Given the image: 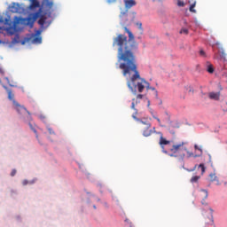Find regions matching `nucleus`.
Segmentation results:
<instances>
[{
  "label": "nucleus",
  "mask_w": 227,
  "mask_h": 227,
  "mask_svg": "<svg viewBox=\"0 0 227 227\" xmlns=\"http://www.w3.org/2000/svg\"><path fill=\"white\" fill-rule=\"evenodd\" d=\"M8 36H13V35H15V33L13 32V30H11L9 32H7Z\"/></svg>",
  "instance_id": "52"
},
{
  "label": "nucleus",
  "mask_w": 227,
  "mask_h": 227,
  "mask_svg": "<svg viewBox=\"0 0 227 227\" xmlns=\"http://www.w3.org/2000/svg\"><path fill=\"white\" fill-rule=\"evenodd\" d=\"M206 70L208 74H214V72H215V69L214 68V66L212 64H210V62L207 63Z\"/></svg>",
  "instance_id": "21"
},
{
  "label": "nucleus",
  "mask_w": 227,
  "mask_h": 227,
  "mask_svg": "<svg viewBox=\"0 0 227 227\" xmlns=\"http://www.w3.org/2000/svg\"><path fill=\"white\" fill-rule=\"evenodd\" d=\"M11 198H15L16 196H19V191L17 189H11Z\"/></svg>",
  "instance_id": "26"
},
{
  "label": "nucleus",
  "mask_w": 227,
  "mask_h": 227,
  "mask_svg": "<svg viewBox=\"0 0 227 227\" xmlns=\"http://www.w3.org/2000/svg\"><path fill=\"white\" fill-rule=\"evenodd\" d=\"M39 118H40V120H45V116H43V114H40Z\"/></svg>",
  "instance_id": "64"
},
{
  "label": "nucleus",
  "mask_w": 227,
  "mask_h": 227,
  "mask_svg": "<svg viewBox=\"0 0 227 227\" xmlns=\"http://www.w3.org/2000/svg\"><path fill=\"white\" fill-rule=\"evenodd\" d=\"M184 88L189 91V93H191V91H192V93L194 92V90H192V87L185 86Z\"/></svg>",
  "instance_id": "48"
},
{
  "label": "nucleus",
  "mask_w": 227,
  "mask_h": 227,
  "mask_svg": "<svg viewBox=\"0 0 227 227\" xmlns=\"http://www.w3.org/2000/svg\"><path fill=\"white\" fill-rule=\"evenodd\" d=\"M198 164H195L193 168H184V171H187L188 173H192L194 171H196V168H198Z\"/></svg>",
  "instance_id": "28"
},
{
  "label": "nucleus",
  "mask_w": 227,
  "mask_h": 227,
  "mask_svg": "<svg viewBox=\"0 0 227 227\" xmlns=\"http://www.w3.org/2000/svg\"><path fill=\"white\" fill-rule=\"evenodd\" d=\"M198 169H200L201 171V176L205 175L206 171H207V166H205V163H200L198 166Z\"/></svg>",
  "instance_id": "22"
},
{
  "label": "nucleus",
  "mask_w": 227,
  "mask_h": 227,
  "mask_svg": "<svg viewBox=\"0 0 227 227\" xmlns=\"http://www.w3.org/2000/svg\"><path fill=\"white\" fill-rule=\"evenodd\" d=\"M193 148L195 151L198 150L200 152V153L194 155V159H198V157H203V146L202 145L200 146V145H198V144H195L193 145Z\"/></svg>",
  "instance_id": "13"
},
{
  "label": "nucleus",
  "mask_w": 227,
  "mask_h": 227,
  "mask_svg": "<svg viewBox=\"0 0 227 227\" xmlns=\"http://www.w3.org/2000/svg\"><path fill=\"white\" fill-rule=\"evenodd\" d=\"M166 121L168 123H171L173 121H171V115H168V118L166 119Z\"/></svg>",
  "instance_id": "49"
},
{
  "label": "nucleus",
  "mask_w": 227,
  "mask_h": 227,
  "mask_svg": "<svg viewBox=\"0 0 227 227\" xmlns=\"http://www.w3.org/2000/svg\"><path fill=\"white\" fill-rule=\"evenodd\" d=\"M0 45H6V41L0 39Z\"/></svg>",
  "instance_id": "54"
},
{
  "label": "nucleus",
  "mask_w": 227,
  "mask_h": 227,
  "mask_svg": "<svg viewBox=\"0 0 227 227\" xmlns=\"http://www.w3.org/2000/svg\"><path fill=\"white\" fill-rule=\"evenodd\" d=\"M144 97H145V95H143V94H137V98L141 99V98H143Z\"/></svg>",
  "instance_id": "59"
},
{
  "label": "nucleus",
  "mask_w": 227,
  "mask_h": 227,
  "mask_svg": "<svg viewBox=\"0 0 227 227\" xmlns=\"http://www.w3.org/2000/svg\"><path fill=\"white\" fill-rule=\"evenodd\" d=\"M177 6L178 8H184V6H185V2L183 0H177Z\"/></svg>",
  "instance_id": "35"
},
{
  "label": "nucleus",
  "mask_w": 227,
  "mask_h": 227,
  "mask_svg": "<svg viewBox=\"0 0 227 227\" xmlns=\"http://www.w3.org/2000/svg\"><path fill=\"white\" fill-rule=\"evenodd\" d=\"M178 162L182 164L181 168L184 169V168H185V153L179 155Z\"/></svg>",
  "instance_id": "19"
},
{
  "label": "nucleus",
  "mask_w": 227,
  "mask_h": 227,
  "mask_svg": "<svg viewBox=\"0 0 227 227\" xmlns=\"http://www.w3.org/2000/svg\"><path fill=\"white\" fill-rule=\"evenodd\" d=\"M159 145L161 148V150H164V146H168V145H171V141L166 139L164 137H160Z\"/></svg>",
  "instance_id": "11"
},
{
  "label": "nucleus",
  "mask_w": 227,
  "mask_h": 227,
  "mask_svg": "<svg viewBox=\"0 0 227 227\" xmlns=\"http://www.w3.org/2000/svg\"><path fill=\"white\" fill-rule=\"evenodd\" d=\"M18 41L16 35H14V37L12 38V41H6V45H8L9 49H13V47H15Z\"/></svg>",
  "instance_id": "16"
},
{
  "label": "nucleus",
  "mask_w": 227,
  "mask_h": 227,
  "mask_svg": "<svg viewBox=\"0 0 227 227\" xmlns=\"http://www.w3.org/2000/svg\"><path fill=\"white\" fill-rule=\"evenodd\" d=\"M153 118L158 121V123H160V119L155 115H153Z\"/></svg>",
  "instance_id": "53"
},
{
  "label": "nucleus",
  "mask_w": 227,
  "mask_h": 227,
  "mask_svg": "<svg viewBox=\"0 0 227 227\" xmlns=\"http://www.w3.org/2000/svg\"><path fill=\"white\" fill-rule=\"evenodd\" d=\"M47 28H42V25H39V28L35 27L34 33H27L26 36H21L20 34H15L16 41L20 45H26V43H32V45H41L43 39H42V33L45 31Z\"/></svg>",
  "instance_id": "5"
},
{
  "label": "nucleus",
  "mask_w": 227,
  "mask_h": 227,
  "mask_svg": "<svg viewBox=\"0 0 227 227\" xmlns=\"http://www.w3.org/2000/svg\"><path fill=\"white\" fill-rule=\"evenodd\" d=\"M208 155V163L210 164L211 168H214V162H212V155L210 153Z\"/></svg>",
  "instance_id": "40"
},
{
  "label": "nucleus",
  "mask_w": 227,
  "mask_h": 227,
  "mask_svg": "<svg viewBox=\"0 0 227 227\" xmlns=\"http://www.w3.org/2000/svg\"><path fill=\"white\" fill-rule=\"evenodd\" d=\"M38 182V177H34L32 180H28V185H35Z\"/></svg>",
  "instance_id": "32"
},
{
  "label": "nucleus",
  "mask_w": 227,
  "mask_h": 227,
  "mask_svg": "<svg viewBox=\"0 0 227 227\" xmlns=\"http://www.w3.org/2000/svg\"><path fill=\"white\" fill-rule=\"evenodd\" d=\"M107 4H113L116 3V0H106Z\"/></svg>",
  "instance_id": "50"
},
{
  "label": "nucleus",
  "mask_w": 227,
  "mask_h": 227,
  "mask_svg": "<svg viewBox=\"0 0 227 227\" xmlns=\"http://www.w3.org/2000/svg\"><path fill=\"white\" fill-rule=\"evenodd\" d=\"M168 157H175V158L178 157V155L175 154V153H168Z\"/></svg>",
  "instance_id": "51"
},
{
  "label": "nucleus",
  "mask_w": 227,
  "mask_h": 227,
  "mask_svg": "<svg viewBox=\"0 0 227 227\" xmlns=\"http://www.w3.org/2000/svg\"><path fill=\"white\" fill-rule=\"evenodd\" d=\"M147 100V107L148 109H152V107H150V99H148V98H146Z\"/></svg>",
  "instance_id": "60"
},
{
  "label": "nucleus",
  "mask_w": 227,
  "mask_h": 227,
  "mask_svg": "<svg viewBox=\"0 0 227 227\" xmlns=\"http://www.w3.org/2000/svg\"><path fill=\"white\" fill-rule=\"evenodd\" d=\"M145 88H146V90H152V91H155L156 90L155 87L150 86V82L145 84Z\"/></svg>",
  "instance_id": "39"
},
{
  "label": "nucleus",
  "mask_w": 227,
  "mask_h": 227,
  "mask_svg": "<svg viewBox=\"0 0 227 227\" xmlns=\"http://www.w3.org/2000/svg\"><path fill=\"white\" fill-rule=\"evenodd\" d=\"M221 54L219 56V59H223V61H226V52H224V48L220 47Z\"/></svg>",
  "instance_id": "23"
},
{
  "label": "nucleus",
  "mask_w": 227,
  "mask_h": 227,
  "mask_svg": "<svg viewBox=\"0 0 227 227\" xmlns=\"http://www.w3.org/2000/svg\"><path fill=\"white\" fill-rule=\"evenodd\" d=\"M167 130L171 134L172 136H175L176 132L174 129H171V128H167Z\"/></svg>",
  "instance_id": "46"
},
{
  "label": "nucleus",
  "mask_w": 227,
  "mask_h": 227,
  "mask_svg": "<svg viewBox=\"0 0 227 227\" xmlns=\"http://www.w3.org/2000/svg\"><path fill=\"white\" fill-rule=\"evenodd\" d=\"M134 100H136V98L132 99V103L130 106V109H132L133 111H135V114H137V108H136V103H134Z\"/></svg>",
  "instance_id": "30"
},
{
  "label": "nucleus",
  "mask_w": 227,
  "mask_h": 227,
  "mask_svg": "<svg viewBox=\"0 0 227 227\" xmlns=\"http://www.w3.org/2000/svg\"><path fill=\"white\" fill-rule=\"evenodd\" d=\"M132 17L130 18V20H129V12H126L123 14V11L121 12L119 15L120 19V25L121 26H130L132 22H134L136 16L137 15V12H131Z\"/></svg>",
  "instance_id": "8"
},
{
  "label": "nucleus",
  "mask_w": 227,
  "mask_h": 227,
  "mask_svg": "<svg viewBox=\"0 0 227 227\" xmlns=\"http://www.w3.org/2000/svg\"><path fill=\"white\" fill-rule=\"evenodd\" d=\"M4 90H5L7 93V98L10 102H12L13 109L16 111L18 116L22 120H25L26 117L24 115L27 113V108L24 105H20L18 101L15 100V94H13V90L8 86L4 85Z\"/></svg>",
  "instance_id": "6"
},
{
  "label": "nucleus",
  "mask_w": 227,
  "mask_h": 227,
  "mask_svg": "<svg viewBox=\"0 0 227 227\" xmlns=\"http://www.w3.org/2000/svg\"><path fill=\"white\" fill-rule=\"evenodd\" d=\"M184 145H185L184 142H181L177 145H173L172 148L170 149V152H172L173 153H176L178 152V150H180V148H182V146H184Z\"/></svg>",
  "instance_id": "15"
},
{
  "label": "nucleus",
  "mask_w": 227,
  "mask_h": 227,
  "mask_svg": "<svg viewBox=\"0 0 227 227\" xmlns=\"http://www.w3.org/2000/svg\"><path fill=\"white\" fill-rule=\"evenodd\" d=\"M115 68L117 70H122L123 77L129 75V78H127V86L131 93L134 95H137V91L138 93H143L145 90V84L139 82H136L137 79H141V74H139V70H137V62L115 66Z\"/></svg>",
  "instance_id": "4"
},
{
  "label": "nucleus",
  "mask_w": 227,
  "mask_h": 227,
  "mask_svg": "<svg viewBox=\"0 0 227 227\" xmlns=\"http://www.w3.org/2000/svg\"><path fill=\"white\" fill-rule=\"evenodd\" d=\"M78 168L79 169H81L82 173H84V175H86L88 180H91L90 177L91 176V174L90 172H88V170L86 169V168H84V165L78 163Z\"/></svg>",
  "instance_id": "14"
},
{
  "label": "nucleus",
  "mask_w": 227,
  "mask_h": 227,
  "mask_svg": "<svg viewBox=\"0 0 227 227\" xmlns=\"http://www.w3.org/2000/svg\"><path fill=\"white\" fill-rule=\"evenodd\" d=\"M200 192H205V194H206L205 197L201 200V205H205L206 207H207L208 203H205V200H207V198H208V190L201 188Z\"/></svg>",
  "instance_id": "18"
},
{
  "label": "nucleus",
  "mask_w": 227,
  "mask_h": 227,
  "mask_svg": "<svg viewBox=\"0 0 227 227\" xmlns=\"http://www.w3.org/2000/svg\"><path fill=\"white\" fill-rule=\"evenodd\" d=\"M180 35H189V29L183 27L181 28V30L179 31Z\"/></svg>",
  "instance_id": "33"
},
{
  "label": "nucleus",
  "mask_w": 227,
  "mask_h": 227,
  "mask_svg": "<svg viewBox=\"0 0 227 227\" xmlns=\"http://www.w3.org/2000/svg\"><path fill=\"white\" fill-rule=\"evenodd\" d=\"M208 210L210 212V216L207 218L210 219L212 224H214V209L212 207H208Z\"/></svg>",
  "instance_id": "27"
},
{
  "label": "nucleus",
  "mask_w": 227,
  "mask_h": 227,
  "mask_svg": "<svg viewBox=\"0 0 227 227\" xmlns=\"http://www.w3.org/2000/svg\"><path fill=\"white\" fill-rule=\"evenodd\" d=\"M113 47H117V61L115 67L137 62L136 51L139 49V44L136 42L134 33L129 32L128 36L123 34H117L114 37Z\"/></svg>",
  "instance_id": "2"
},
{
  "label": "nucleus",
  "mask_w": 227,
  "mask_h": 227,
  "mask_svg": "<svg viewBox=\"0 0 227 227\" xmlns=\"http://www.w3.org/2000/svg\"><path fill=\"white\" fill-rule=\"evenodd\" d=\"M201 178V176H193L191 179L190 182L191 184H198L199 180Z\"/></svg>",
  "instance_id": "24"
},
{
  "label": "nucleus",
  "mask_w": 227,
  "mask_h": 227,
  "mask_svg": "<svg viewBox=\"0 0 227 227\" xmlns=\"http://www.w3.org/2000/svg\"><path fill=\"white\" fill-rule=\"evenodd\" d=\"M16 223L20 224L22 223V216L20 215H15Z\"/></svg>",
  "instance_id": "34"
},
{
  "label": "nucleus",
  "mask_w": 227,
  "mask_h": 227,
  "mask_svg": "<svg viewBox=\"0 0 227 227\" xmlns=\"http://www.w3.org/2000/svg\"><path fill=\"white\" fill-rule=\"evenodd\" d=\"M4 80L6 81L7 84L10 86V88H17V85L10 82V78L8 76H5Z\"/></svg>",
  "instance_id": "31"
},
{
  "label": "nucleus",
  "mask_w": 227,
  "mask_h": 227,
  "mask_svg": "<svg viewBox=\"0 0 227 227\" xmlns=\"http://www.w3.org/2000/svg\"><path fill=\"white\" fill-rule=\"evenodd\" d=\"M86 203H87V205H90L91 204V200L90 199V197L87 198Z\"/></svg>",
  "instance_id": "61"
},
{
  "label": "nucleus",
  "mask_w": 227,
  "mask_h": 227,
  "mask_svg": "<svg viewBox=\"0 0 227 227\" xmlns=\"http://www.w3.org/2000/svg\"><path fill=\"white\" fill-rule=\"evenodd\" d=\"M136 112L132 114V118L133 120H135V121H141V119H139L137 116H136Z\"/></svg>",
  "instance_id": "43"
},
{
  "label": "nucleus",
  "mask_w": 227,
  "mask_h": 227,
  "mask_svg": "<svg viewBox=\"0 0 227 227\" xmlns=\"http://www.w3.org/2000/svg\"><path fill=\"white\" fill-rule=\"evenodd\" d=\"M200 56H205V51L204 50H200Z\"/></svg>",
  "instance_id": "56"
},
{
  "label": "nucleus",
  "mask_w": 227,
  "mask_h": 227,
  "mask_svg": "<svg viewBox=\"0 0 227 227\" xmlns=\"http://www.w3.org/2000/svg\"><path fill=\"white\" fill-rule=\"evenodd\" d=\"M32 6V17L23 19V27H28L29 33L36 22L41 28L47 29L59 13L54 0H27Z\"/></svg>",
  "instance_id": "1"
},
{
  "label": "nucleus",
  "mask_w": 227,
  "mask_h": 227,
  "mask_svg": "<svg viewBox=\"0 0 227 227\" xmlns=\"http://www.w3.org/2000/svg\"><path fill=\"white\" fill-rule=\"evenodd\" d=\"M139 123H142L143 125H146V127H148V125H152V123L146 121H143L140 119V121H138Z\"/></svg>",
  "instance_id": "41"
},
{
  "label": "nucleus",
  "mask_w": 227,
  "mask_h": 227,
  "mask_svg": "<svg viewBox=\"0 0 227 227\" xmlns=\"http://www.w3.org/2000/svg\"><path fill=\"white\" fill-rule=\"evenodd\" d=\"M29 17H33L31 4L26 7L24 3L12 2L5 11V19H7L9 26L12 24L16 26L19 33H22L27 27H24V19H29Z\"/></svg>",
  "instance_id": "3"
},
{
  "label": "nucleus",
  "mask_w": 227,
  "mask_h": 227,
  "mask_svg": "<svg viewBox=\"0 0 227 227\" xmlns=\"http://www.w3.org/2000/svg\"><path fill=\"white\" fill-rule=\"evenodd\" d=\"M210 182H216V185H221V182H219V177L215 176V173L209 174Z\"/></svg>",
  "instance_id": "17"
},
{
  "label": "nucleus",
  "mask_w": 227,
  "mask_h": 227,
  "mask_svg": "<svg viewBox=\"0 0 227 227\" xmlns=\"http://www.w3.org/2000/svg\"><path fill=\"white\" fill-rule=\"evenodd\" d=\"M18 116L20 121H23V123H27V125L29 126V129L33 130L34 134H35L36 139H38V131L36 130V128L33 126V123H31V121H33V116H31V112H29L27 109V113H25V114L23 115V118L25 119L20 118V115H18Z\"/></svg>",
  "instance_id": "7"
},
{
  "label": "nucleus",
  "mask_w": 227,
  "mask_h": 227,
  "mask_svg": "<svg viewBox=\"0 0 227 227\" xmlns=\"http://www.w3.org/2000/svg\"><path fill=\"white\" fill-rule=\"evenodd\" d=\"M0 74H1L2 75H4V70H3V68H1V67H0Z\"/></svg>",
  "instance_id": "63"
},
{
  "label": "nucleus",
  "mask_w": 227,
  "mask_h": 227,
  "mask_svg": "<svg viewBox=\"0 0 227 227\" xmlns=\"http://www.w3.org/2000/svg\"><path fill=\"white\" fill-rule=\"evenodd\" d=\"M161 152H162V153H165L166 155H168V153H169L168 152V150H166L164 147H163V149H161Z\"/></svg>",
  "instance_id": "55"
},
{
  "label": "nucleus",
  "mask_w": 227,
  "mask_h": 227,
  "mask_svg": "<svg viewBox=\"0 0 227 227\" xmlns=\"http://www.w3.org/2000/svg\"><path fill=\"white\" fill-rule=\"evenodd\" d=\"M84 192H86V194L89 196V198H95V194H92L91 192H87L86 189H84Z\"/></svg>",
  "instance_id": "45"
},
{
  "label": "nucleus",
  "mask_w": 227,
  "mask_h": 227,
  "mask_svg": "<svg viewBox=\"0 0 227 227\" xmlns=\"http://www.w3.org/2000/svg\"><path fill=\"white\" fill-rule=\"evenodd\" d=\"M10 175L11 176H15L17 175V169L13 168Z\"/></svg>",
  "instance_id": "47"
},
{
  "label": "nucleus",
  "mask_w": 227,
  "mask_h": 227,
  "mask_svg": "<svg viewBox=\"0 0 227 227\" xmlns=\"http://www.w3.org/2000/svg\"><path fill=\"white\" fill-rule=\"evenodd\" d=\"M124 29V32L127 33V35L132 33V30L129 27H127V26H121Z\"/></svg>",
  "instance_id": "36"
},
{
  "label": "nucleus",
  "mask_w": 227,
  "mask_h": 227,
  "mask_svg": "<svg viewBox=\"0 0 227 227\" xmlns=\"http://www.w3.org/2000/svg\"><path fill=\"white\" fill-rule=\"evenodd\" d=\"M217 87L219 91H223V85H221V83H218Z\"/></svg>",
  "instance_id": "57"
},
{
  "label": "nucleus",
  "mask_w": 227,
  "mask_h": 227,
  "mask_svg": "<svg viewBox=\"0 0 227 227\" xmlns=\"http://www.w3.org/2000/svg\"><path fill=\"white\" fill-rule=\"evenodd\" d=\"M136 26H137V27H138V29L141 31L140 32V35H143V33H144V29H143V23L141 22V21H137V23H136Z\"/></svg>",
  "instance_id": "29"
},
{
  "label": "nucleus",
  "mask_w": 227,
  "mask_h": 227,
  "mask_svg": "<svg viewBox=\"0 0 227 227\" xmlns=\"http://www.w3.org/2000/svg\"><path fill=\"white\" fill-rule=\"evenodd\" d=\"M208 98L210 100H219V98H221V91H211L208 93Z\"/></svg>",
  "instance_id": "10"
},
{
  "label": "nucleus",
  "mask_w": 227,
  "mask_h": 227,
  "mask_svg": "<svg viewBox=\"0 0 227 227\" xmlns=\"http://www.w3.org/2000/svg\"><path fill=\"white\" fill-rule=\"evenodd\" d=\"M137 81H141L139 82H142V84L143 83L144 84H147L148 83V81H146V79H145V78H142L141 76H140V79H137Z\"/></svg>",
  "instance_id": "44"
},
{
  "label": "nucleus",
  "mask_w": 227,
  "mask_h": 227,
  "mask_svg": "<svg viewBox=\"0 0 227 227\" xmlns=\"http://www.w3.org/2000/svg\"><path fill=\"white\" fill-rule=\"evenodd\" d=\"M47 130H48L49 134L53 135V136L56 135V132L54 131V129H52V128H51L49 126H47Z\"/></svg>",
  "instance_id": "37"
},
{
  "label": "nucleus",
  "mask_w": 227,
  "mask_h": 227,
  "mask_svg": "<svg viewBox=\"0 0 227 227\" xmlns=\"http://www.w3.org/2000/svg\"><path fill=\"white\" fill-rule=\"evenodd\" d=\"M184 15H185V17H189V11L187 9L184 12Z\"/></svg>",
  "instance_id": "62"
},
{
  "label": "nucleus",
  "mask_w": 227,
  "mask_h": 227,
  "mask_svg": "<svg viewBox=\"0 0 227 227\" xmlns=\"http://www.w3.org/2000/svg\"><path fill=\"white\" fill-rule=\"evenodd\" d=\"M150 127H152V124H147V126L144 129L142 132V136H144V137H150V136H152V132H153V130L150 129Z\"/></svg>",
  "instance_id": "12"
},
{
  "label": "nucleus",
  "mask_w": 227,
  "mask_h": 227,
  "mask_svg": "<svg viewBox=\"0 0 227 227\" xmlns=\"http://www.w3.org/2000/svg\"><path fill=\"white\" fill-rule=\"evenodd\" d=\"M112 198H113V200H115L117 205H120V200H118L116 197L112 195Z\"/></svg>",
  "instance_id": "58"
},
{
  "label": "nucleus",
  "mask_w": 227,
  "mask_h": 227,
  "mask_svg": "<svg viewBox=\"0 0 227 227\" xmlns=\"http://www.w3.org/2000/svg\"><path fill=\"white\" fill-rule=\"evenodd\" d=\"M23 187H26V185H29V180L27 179H24L22 182H21Z\"/></svg>",
  "instance_id": "42"
},
{
  "label": "nucleus",
  "mask_w": 227,
  "mask_h": 227,
  "mask_svg": "<svg viewBox=\"0 0 227 227\" xmlns=\"http://www.w3.org/2000/svg\"><path fill=\"white\" fill-rule=\"evenodd\" d=\"M186 153H187V159H191V157H193V159H194V156L196 155V154H194V153L190 152V151H187Z\"/></svg>",
  "instance_id": "38"
},
{
  "label": "nucleus",
  "mask_w": 227,
  "mask_h": 227,
  "mask_svg": "<svg viewBox=\"0 0 227 227\" xmlns=\"http://www.w3.org/2000/svg\"><path fill=\"white\" fill-rule=\"evenodd\" d=\"M123 3L124 11H122V15L129 13V10H130V8H133V6H136L137 4V2H136V0H123Z\"/></svg>",
  "instance_id": "9"
},
{
  "label": "nucleus",
  "mask_w": 227,
  "mask_h": 227,
  "mask_svg": "<svg viewBox=\"0 0 227 227\" xmlns=\"http://www.w3.org/2000/svg\"><path fill=\"white\" fill-rule=\"evenodd\" d=\"M194 8H196V1L189 5V12H191V13H196V9Z\"/></svg>",
  "instance_id": "25"
},
{
  "label": "nucleus",
  "mask_w": 227,
  "mask_h": 227,
  "mask_svg": "<svg viewBox=\"0 0 227 227\" xmlns=\"http://www.w3.org/2000/svg\"><path fill=\"white\" fill-rule=\"evenodd\" d=\"M168 129H180V123L178 121H172L171 123L168 124Z\"/></svg>",
  "instance_id": "20"
}]
</instances>
